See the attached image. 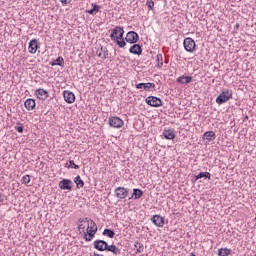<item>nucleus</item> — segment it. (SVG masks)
<instances>
[{"mask_svg":"<svg viewBox=\"0 0 256 256\" xmlns=\"http://www.w3.org/2000/svg\"><path fill=\"white\" fill-rule=\"evenodd\" d=\"M112 33L110 34V38L112 41H115L116 45L123 49L125 45H127V42L123 39V35H125V30L120 27L116 26L114 29L111 30Z\"/></svg>","mask_w":256,"mask_h":256,"instance_id":"f257e3e1","label":"nucleus"},{"mask_svg":"<svg viewBox=\"0 0 256 256\" xmlns=\"http://www.w3.org/2000/svg\"><path fill=\"white\" fill-rule=\"evenodd\" d=\"M233 98L232 90H224L222 93L216 98L217 105H223V103H227L229 99Z\"/></svg>","mask_w":256,"mask_h":256,"instance_id":"f03ea898","label":"nucleus"},{"mask_svg":"<svg viewBox=\"0 0 256 256\" xmlns=\"http://www.w3.org/2000/svg\"><path fill=\"white\" fill-rule=\"evenodd\" d=\"M108 124L110 127H114V129H121L125 125V122L117 116H112L108 119Z\"/></svg>","mask_w":256,"mask_h":256,"instance_id":"7ed1b4c3","label":"nucleus"},{"mask_svg":"<svg viewBox=\"0 0 256 256\" xmlns=\"http://www.w3.org/2000/svg\"><path fill=\"white\" fill-rule=\"evenodd\" d=\"M147 105H150V107H162L163 101L161 98L155 97V96H148L146 98Z\"/></svg>","mask_w":256,"mask_h":256,"instance_id":"20e7f679","label":"nucleus"},{"mask_svg":"<svg viewBox=\"0 0 256 256\" xmlns=\"http://www.w3.org/2000/svg\"><path fill=\"white\" fill-rule=\"evenodd\" d=\"M126 43L130 45H135L139 41V34L135 31H129L125 37Z\"/></svg>","mask_w":256,"mask_h":256,"instance_id":"39448f33","label":"nucleus"},{"mask_svg":"<svg viewBox=\"0 0 256 256\" xmlns=\"http://www.w3.org/2000/svg\"><path fill=\"white\" fill-rule=\"evenodd\" d=\"M183 45L187 53H193V51H195V40H193V38H185L183 41Z\"/></svg>","mask_w":256,"mask_h":256,"instance_id":"423d86ee","label":"nucleus"},{"mask_svg":"<svg viewBox=\"0 0 256 256\" xmlns=\"http://www.w3.org/2000/svg\"><path fill=\"white\" fill-rule=\"evenodd\" d=\"M79 223H88L87 226V231H96L97 232V224L95 223V221H93V219L91 218H80L78 220Z\"/></svg>","mask_w":256,"mask_h":256,"instance_id":"0eeeda50","label":"nucleus"},{"mask_svg":"<svg viewBox=\"0 0 256 256\" xmlns=\"http://www.w3.org/2000/svg\"><path fill=\"white\" fill-rule=\"evenodd\" d=\"M59 187L62 191H72L73 190V181L69 179H63L59 182Z\"/></svg>","mask_w":256,"mask_h":256,"instance_id":"6e6552de","label":"nucleus"},{"mask_svg":"<svg viewBox=\"0 0 256 256\" xmlns=\"http://www.w3.org/2000/svg\"><path fill=\"white\" fill-rule=\"evenodd\" d=\"M117 199H125L129 195V191L125 187H117L114 190Z\"/></svg>","mask_w":256,"mask_h":256,"instance_id":"1a4fd4ad","label":"nucleus"},{"mask_svg":"<svg viewBox=\"0 0 256 256\" xmlns=\"http://www.w3.org/2000/svg\"><path fill=\"white\" fill-rule=\"evenodd\" d=\"M151 221L156 227H163L165 225V217L161 215H153Z\"/></svg>","mask_w":256,"mask_h":256,"instance_id":"9d476101","label":"nucleus"},{"mask_svg":"<svg viewBox=\"0 0 256 256\" xmlns=\"http://www.w3.org/2000/svg\"><path fill=\"white\" fill-rule=\"evenodd\" d=\"M107 241L105 240H95L94 241V249L97 251H107Z\"/></svg>","mask_w":256,"mask_h":256,"instance_id":"9b49d317","label":"nucleus"},{"mask_svg":"<svg viewBox=\"0 0 256 256\" xmlns=\"http://www.w3.org/2000/svg\"><path fill=\"white\" fill-rule=\"evenodd\" d=\"M63 97H64V101H66V103H75V94L69 90H65L63 92Z\"/></svg>","mask_w":256,"mask_h":256,"instance_id":"f8f14e48","label":"nucleus"},{"mask_svg":"<svg viewBox=\"0 0 256 256\" xmlns=\"http://www.w3.org/2000/svg\"><path fill=\"white\" fill-rule=\"evenodd\" d=\"M38 49H39V42L37 41V39L31 40L28 46L29 53L35 54L37 53Z\"/></svg>","mask_w":256,"mask_h":256,"instance_id":"ddd939ff","label":"nucleus"},{"mask_svg":"<svg viewBox=\"0 0 256 256\" xmlns=\"http://www.w3.org/2000/svg\"><path fill=\"white\" fill-rule=\"evenodd\" d=\"M35 95L38 97V99L45 101V99L49 97V92L43 88H39L35 91Z\"/></svg>","mask_w":256,"mask_h":256,"instance_id":"4468645a","label":"nucleus"},{"mask_svg":"<svg viewBox=\"0 0 256 256\" xmlns=\"http://www.w3.org/2000/svg\"><path fill=\"white\" fill-rule=\"evenodd\" d=\"M129 52L132 53V55H142L143 48H141L139 44H134L130 47Z\"/></svg>","mask_w":256,"mask_h":256,"instance_id":"2eb2a0df","label":"nucleus"},{"mask_svg":"<svg viewBox=\"0 0 256 256\" xmlns=\"http://www.w3.org/2000/svg\"><path fill=\"white\" fill-rule=\"evenodd\" d=\"M96 53L101 59H107V57H109V50L103 46H101Z\"/></svg>","mask_w":256,"mask_h":256,"instance_id":"dca6fc26","label":"nucleus"},{"mask_svg":"<svg viewBox=\"0 0 256 256\" xmlns=\"http://www.w3.org/2000/svg\"><path fill=\"white\" fill-rule=\"evenodd\" d=\"M177 83H181V85H187L193 81V77L182 75L176 79Z\"/></svg>","mask_w":256,"mask_h":256,"instance_id":"f3484780","label":"nucleus"},{"mask_svg":"<svg viewBox=\"0 0 256 256\" xmlns=\"http://www.w3.org/2000/svg\"><path fill=\"white\" fill-rule=\"evenodd\" d=\"M163 137L164 139L172 141L173 139H175V131L173 129L164 130Z\"/></svg>","mask_w":256,"mask_h":256,"instance_id":"a211bd4d","label":"nucleus"},{"mask_svg":"<svg viewBox=\"0 0 256 256\" xmlns=\"http://www.w3.org/2000/svg\"><path fill=\"white\" fill-rule=\"evenodd\" d=\"M24 106H25V109H27V111H33V109H35L36 103L33 99L28 98L24 102Z\"/></svg>","mask_w":256,"mask_h":256,"instance_id":"6ab92c4d","label":"nucleus"},{"mask_svg":"<svg viewBox=\"0 0 256 256\" xmlns=\"http://www.w3.org/2000/svg\"><path fill=\"white\" fill-rule=\"evenodd\" d=\"M106 251L113 253V255H121V249L117 248V246L113 244L112 245L107 244Z\"/></svg>","mask_w":256,"mask_h":256,"instance_id":"aec40b11","label":"nucleus"},{"mask_svg":"<svg viewBox=\"0 0 256 256\" xmlns=\"http://www.w3.org/2000/svg\"><path fill=\"white\" fill-rule=\"evenodd\" d=\"M141 197H143V190L134 188L132 196L129 199H141Z\"/></svg>","mask_w":256,"mask_h":256,"instance_id":"412c9836","label":"nucleus"},{"mask_svg":"<svg viewBox=\"0 0 256 256\" xmlns=\"http://www.w3.org/2000/svg\"><path fill=\"white\" fill-rule=\"evenodd\" d=\"M92 9L90 10H86V13H88L89 15H97V13H99L100 9H101V6L95 4V3H92Z\"/></svg>","mask_w":256,"mask_h":256,"instance_id":"4be33fe9","label":"nucleus"},{"mask_svg":"<svg viewBox=\"0 0 256 256\" xmlns=\"http://www.w3.org/2000/svg\"><path fill=\"white\" fill-rule=\"evenodd\" d=\"M96 233H97L96 230H90V231L84 232V240L92 241Z\"/></svg>","mask_w":256,"mask_h":256,"instance_id":"5701e85b","label":"nucleus"},{"mask_svg":"<svg viewBox=\"0 0 256 256\" xmlns=\"http://www.w3.org/2000/svg\"><path fill=\"white\" fill-rule=\"evenodd\" d=\"M74 183L76 184L77 189H83V187H85V182H83L79 175L74 178Z\"/></svg>","mask_w":256,"mask_h":256,"instance_id":"b1692460","label":"nucleus"},{"mask_svg":"<svg viewBox=\"0 0 256 256\" xmlns=\"http://www.w3.org/2000/svg\"><path fill=\"white\" fill-rule=\"evenodd\" d=\"M65 63V60L63 57L59 56L56 60L50 62L51 67H55V65H58L59 67H63V64Z\"/></svg>","mask_w":256,"mask_h":256,"instance_id":"393cba45","label":"nucleus"},{"mask_svg":"<svg viewBox=\"0 0 256 256\" xmlns=\"http://www.w3.org/2000/svg\"><path fill=\"white\" fill-rule=\"evenodd\" d=\"M211 179V173L209 172H200L198 175L195 176V181H199V179Z\"/></svg>","mask_w":256,"mask_h":256,"instance_id":"a878e982","label":"nucleus"},{"mask_svg":"<svg viewBox=\"0 0 256 256\" xmlns=\"http://www.w3.org/2000/svg\"><path fill=\"white\" fill-rule=\"evenodd\" d=\"M203 139H206L207 141H214L215 139V132L213 131H207L204 133Z\"/></svg>","mask_w":256,"mask_h":256,"instance_id":"bb28decb","label":"nucleus"},{"mask_svg":"<svg viewBox=\"0 0 256 256\" xmlns=\"http://www.w3.org/2000/svg\"><path fill=\"white\" fill-rule=\"evenodd\" d=\"M102 235L109 237L110 239H113V237H115V231H113L112 229L106 228L102 232Z\"/></svg>","mask_w":256,"mask_h":256,"instance_id":"cd10ccee","label":"nucleus"},{"mask_svg":"<svg viewBox=\"0 0 256 256\" xmlns=\"http://www.w3.org/2000/svg\"><path fill=\"white\" fill-rule=\"evenodd\" d=\"M156 67H157V69H161V67H163V54H157Z\"/></svg>","mask_w":256,"mask_h":256,"instance_id":"c85d7f7f","label":"nucleus"},{"mask_svg":"<svg viewBox=\"0 0 256 256\" xmlns=\"http://www.w3.org/2000/svg\"><path fill=\"white\" fill-rule=\"evenodd\" d=\"M219 256H230L231 255V249L228 248H221L218 251Z\"/></svg>","mask_w":256,"mask_h":256,"instance_id":"c756f323","label":"nucleus"},{"mask_svg":"<svg viewBox=\"0 0 256 256\" xmlns=\"http://www.w3.org/2000/svg\"><path fill=\"white\" fill-rule=\"evenodd\" d=\"M134 249H136L137 253H143L145 251V247L140 242H135Z\"/></svg>","mask_w":256,"mask_h":256,"instance_id":"7c9ffc66","label":"nucleus"},{"mask_svg":"<svg viewBox=\"0 0 256 256\" xmlns=\"http://www.w3.org/2000/svg\"><path fill=\"white\" fill-rule=\"evenodd\" d=\"M21 183L22 185H29V183H31V176L29 175L23 176L21 179Z\"/></svg>","mask_w":256,"mask_h":256,"instance_id":"2f4dec72","label":"nucleus"},{"mask_svg":"<svg viewBox=\"0 0 256 256\" xmlns=\"http://www.w3.org/2000/svg\"><path fill=\"white\" fill-rule=\"evenodd\" d=\"M69 164L70 165H68L67 163L65 164V167H71L72 169H79V165H77V164H75V161H73V160H69ZM68 165V166H67Z\"/></svg>","mask_w":256,"mask_h":256,"instance_id":"473e14b6","label":"nucleus"},{"mask_svg":"<svg viewBox=\"0 0 256 256\" xmlns=\"http://www.w3.org/2000/svg\"><path fill=\"white\" fill-rule=\"evenodd\" d=\"M146 5H147L149 11H153V7H155V2L147 1Z\"/></svg>","mask_w":256,"mask_h":256,"instance_id":"72a5a7b5","label":"nucleus"},{"mask_svg":"<svg viewBox=\"0 0 256 256\" xmlns=\"http://www.w3.org/2000/svg\"><path fill=\"white\" fill-rule=\"evenodd\" d=\"M151 89L150 82L144 83V91H149Z\"/></svg>","mask_w":256,"mask_h":256,"instance_id":"f704fd0d","label":"nucleus"},{"mask_svg":"<svg viewBox=\"0 0 256 256\" xmlns=\"http://www.w3.org/2000/svg\"><path fill=\"white\" fill-rule=\"evenodd\" d=\"M145 83H138L136 84V89H144Z\"/></svg>","mask_w":256,"mask_h":256,"instance_id":"c9c22d12","label":"nucleus"},{"mask_svg":"<svg viewBox=\"0 0 256 256\" xmlns=\"http://www.w3.org/2000/svg\"><path fill=\"white\" fill-rule=\"evenodd\" d=\"M60 3H62V5H69V3H71L72 0H59Z\"/></svg>","mask_w":256,"mask_h":256,"instance_id":"e433bc0d","label":"nucleus"},{"mask_svg":"<svg viewBox=\"0 0 256 256\" xmlns=\"http://www.w3.org/2000/svg\"><path fill=\"white\" fill-rule=\"evenodd\" d=\"M15 129L18 131V133H23V126H16Z\"/></svg>","mask_w":256,"mask_h":256,"instance_id":"4c0bfd02","label":"nucleus"},{"mask_svg":"<svg viewBox=\"0 0 256 256\" xmlns=\"http://www.w3.org/2000/svg\"><path fill=\"white\" fill-rule=\"evenodd\" d=\"M78 223H79L78 229L84 231V229H85V226L83 225L84 222H82V223L78 222Z\"/></svg>","mask_w":256,"mask_h":256,"instance_id":"58836bf2","label":"nucleus"},{"mask_svg":"<svg viewBox=\"0 0 256 256\" xmlns=\"http://www.w3.org/2000/svg\"><path fill=\"white\" fill-rule=\"evenodd\" d=\"M3 201H5V199H3V194L0 193V203H3Z\"/></svg>","mask_w":256,"mask_h":256,"instance_id":"ea45409f","label":"nucleus"},{"mask_svg":"<svg viewBox=\"0 0 256 256\" xmlns=\"http://www.w3.org/2000/svg\"><path fill=\"white\" fill-rule=\"evenodd\" d=\"M151 88H152V89H155V83H151V82H150V89H151Z\"/></svg>","mask_w":256,"mask_h":256,"instance_id":"a19ab883","label":"nucleus"},{"mask_svg":"<svg viewBox=\"0 0 256 256\" xmlns=\"http://www.w3.org/2000/svg\"><path fill=\"white\" fill-rule=\"evenodd\" d=\"M247 119H249V116H246L245 119H244V121L247 120Z\"/></svg>","mask_w":256,"mask_h":256,"instance_id":"79ce46f5","label":"nucleus"},{"mask_svg":"<svg viewBox=\"0 0 256 256\" xmlns=\"http://www.w3.org/2000/svg\"><path fill=\"white\" fill-rule=\"evenodd\" d=\"M254 256H256V254Z\"/></svg>","mask_w":256,"mask_h":256,"instance_id":"37998d69","label":"nucleus"}]
</instances>
